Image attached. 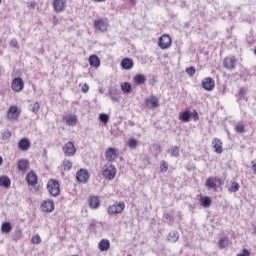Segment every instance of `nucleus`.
<instances>
[{
    "label": "nucleus",
    "mask_w": 256,
    "mask_h": 256,
    "mask_svg": "<svg viewBox=\"0 0 256 256\" xmlns=\"http://www.w3.org/2000/svg\"><path fill=\"white\" fill-rule=\"evenodd\" d=\"M47 190L52 197H59V195H61V186L59 181L50 179L47 183Z\"/></svg>",
    "instance_id": "1"
},
{
    "label": "nucleus",
    "mask_w": 256,
    "mask_h": 256,
    "mask_svg": "<svg viewBox=\"0 0 256 256\" xmlns=\"http://www.w3.org/2000/svg\"><path fill=\"white\" fill-rule=\"evenodd\" d=\"M95 31L99 33H105L109 29V19L107 18H98L93 22Z\"/></svg>",
    "instance_id": "2"
},
{
    "label": "nucleus",
    "mask_w": 256,
    "mask_h": 256,
    "mask_svg": "<svg viewBox=\"0 0 256 256\" xmlns=\"http://www.w3.org/2000/svg\"><path fill=\"white\" fill-rule=\"evenodd\" d=\"M123 211H125V202H116L107 208L108 215H119Z\"/></svg>",
    "instance_id": "3"
},
{
    "label": "nucleus",
    "mask_w": 256,
    "mask_h": 256,
    "mask_svg": "<svg viewBox=\"0 0 256 256\" xmlns=\"http://www.w3.org/2000/svg\"><path fill=\"white\" fill-rule=\"evenodd\" d=\"M21 115V108L17 105H12L9 107L7 111V119L8 121H17Z\"/></svg>",
    "instance_id": "4"
},
{
    "label": "nucleus",
    "mask_w": 256,
    "mask_h": 256,
    "mask_svg": "<svg viewBox=\"0 0 256 256\" xmlns=\"http://www.w3.org/2000/svg\"><path fill=\"white\" fill-rule=\"evenodd\" d=\"M105 157L109 163H113V162L117 161V159H119V149L109 147L105 151Z\"/></svg>",
    "instance_id": "5"
},
{
    "label": "nucleus",
    "mask_w": 256,
    "mask_h": 256,
    "mask_svg": "<svg viewBox=\"0 0 256 256\" xmlns=\"http://www.w3.org/2000/svg\"><path fill=\"white\" fill-rule=\"evenodd\" d=\"M102 175L103 177H105V179L111 181L115 179V175H117V168L114 165L110 164L105 167V169L102 172Z\"/></svg>",
    "instance_id": "6"
},
{
    "label": "nucleus",
    "mask_w": 256,
    "mask_h": 256,
    "mask_svg": "<svg viewBox=\"0 0 256 256\" xmlns=\"http://www.w3.org/2000/svg\"><path fill=\"white\" fill-rule=\"evenodd\" d=\"M11 89L15 93H21L23 89H25V82H23V78L16 77L12 80Z\"/></svg>",
    "instance_id": "7"
},
{
    "label": "nucleus",
    "mask_w": 256,
    "mask_h": 256,
    "mask_svg": "<svg viewBox=\"0 0 256 256\" xmlns=\"http://www.w3.org/2000/svg\"><path fill=\"white\" fill-rule=\"evenodd\" d=\"M40 209L43 213H53L55 211V202L51 199H47L41 202Z\"/></svg>",
    "instance_id": "8"
},
{
    "label": "nucleus",
    "mask_w": 256,
    "mask_h": 256,
    "mask_svg": "<svg viewBox=\"0 0 256 256\" xmlns=\"http://www.w3.org/2000/svg\"><path fill=\"white\" fill-rule=\"evenodd\" d=\"M62 150L66 157H73L75 153H77V149L75 148V144H73V142H67Z\"/></svg>",
    "instance_id": "9"
},
{
    "label": "nucleus",
    "mask_w": 256,
    "mask_h": 256,
    "mask_svg": "<svg viewBox=\"0 0 256 256\" xmlns=\"http://www.w3.org/2000/svg\"><path fill=\"white\" fill-rule=\"evenodd\" d=\"M171 43V37L167 34L162 35L158 41L160 49H169V47H171Z\"/></svg>",
    "instance_id": "10"
},
{
    "label": "nucleus",
    "mask_w": 256,
    "mask_h": 256,
    "mask_svg": "<svg viewBox=\"0 0 256 256\" xmlns=\"http://www.w3.org/2000/svg\"><path fill=\"white\" fill-rule=\"evenodd\" d=\"M76 179L78 183H87L89 181V171L87 169H80L76 172Z\"/></svg>",
    "instance_id": "11"
},
{
    "label": "nucleus",
    "mask_w": 256,
    "mask_h": 256,
    "mask_svg": "<svg viewBox=\"0 0 256 256\" xmlns=\"http://www.w3.org/2000/svg\"><path fill=\"white\" fill-rule=\"evenodd\" d=\"M223 66L228 71H233V69H235V67L237 66V60L233 56L227 57L223 61Z\"/></svg>",
    "instance_id": "12"
},
{
    "label": "nucleus",
    "mask_w": 256,
    "mask_h": 256,
    "mask_svg": "<svg viewBox=\"0 0 256 256\" xmlns=\"http://www.w3.org/2000/svg\"><path fill=\"white\" fill-rule=\"evenodd\" d=\"M67 7V0H54L53 8L56 13H63Z\"/></svg>",
    "instance_id": "13"
},
{
    "label": "nucleus",
    "mask_w": 256,
    "mask_h": 256,
    "mask_svg": "<svg viewBox=\"0 0 256 256\" xmlns=\"http://www.w3.org/2000/svg\"><path fill=\"white\" fill-rule=\"evenodd\" d=\"M202 89L205 91H213L215 89V80L211 77H206L202 80Z\"/></svg>",
    "instance_id": "14"
},
{
    "label": "nucleus",
    "mask_w": 256,
    "mask_h": 256,
    "mask_svg": "<svg viewBox=\"0 0 256 256\" xmlns=\"http://www.w3.org/2000/svg\"><path fill=\"white\" fill-rule=\"evenodd\" d=\"M109 95L112 103H119L121 101V91L115 88L109 89Z\"/></svg>",
    "instance_id": "15"
},
{
    "label": "nucleus",
    "mask_w": 256,
    "mask_h": 256,
    "mask_svg": "<svg viewBox=\"0 0 256 256\" xmlns=\"http://www.w3.org/2000/svg\"><path fill=\"white\" fill-rule=\"evenodd\" d=\"M146 107H148V109H157V107H159V98H157V96H150L146 99Z\"/></svg>",
    "instance_id": "16"
},
{
    "label": "nucleus",
    "mask_w": 256,
    "mask_h": 256,
    "mask_svg": "<svg viewBox=\"0 0 256 256\" xmlns=\"http://www.w3.org/2000/svg\"><path fill=\"white\" fill-rule=\"evenodd\" d=\"M217 183H219V185H221V178L209 177L206 180V187H208V189H217Z\"/></svg>",
    "instance_id": "17"
},
{
    "label": "nucleus",
    "mask_w": 256,
    "mask_h": 256,
    "mask_svg": "<svg viewBox=\"0 0 256 256\" xmlns=\"http://www.w3.org/2000/svg\"><path fill=\"white\" fill-rule=\"evenodd\" d=\"M212 147L215 149V153L221 155L223 153V142L219 138H214L212 141Z\"/></svg>",
    "instance_id": "18"
},
{
    "label": "nucleus",
    "mask_w": 256,
    "mask_h": 256,
    "mask_svg": "<svg viewBox=\"0 0 256 256\" xmlns=\"http://www.w3.org/2000/svg\"><path fill=\"white\" fill-rule=\"evenodd\" d=\"M18 147L20 151H29V149L31 148V141H29L28 138H22L18 142Z\"/></svg>",
    "instance_id": "19"
},
{
    "label": "nucleus",
    "mask_w": 256,
    "mask_h": 256,
    "mask_svg": "<svg viewBox=\"0 0 256 256\" xmlns=\"http://www.w3.org/2000/svg\"><path fill=\"white\" fill-rule=\"evenodd\" d=\"M120 65H121L122 69H124L125 71H131V68L134 65L133 59H131V58H124L121 61Z\"/></svg>",
    "instance_id": "20"
},
{
    "label": "nucleus",
    "mask_w": 256,
    "mask_h": 256,
    "mask_svg": "<svg viewBox=\"0 0 256 256\" xmlns=\"http://www.w3.org/2000/svg\"><path fill=\"white\" fill-rule=\"evenodd\" d=\"M17 169H19V171H22L23 173L28 171L29 170V160H27V159L19 160L18 164H17Z\"/></svg>",
    "instance_id": "21"
},
{
    "label": "nucleus",
    "mask_w": 256,
    "mask_h": 256,
    "mask_svg": "<svg viewBox=\"0 0 256 256\" xmlns=\"http://www.w3.org/2000/svg\"><path fill=\"white\" fill-rule=\"evenodd\" d=\"M98 249L102 252L109 251V249H111V242L108 239H102L98 243Z\"/></svg>",
    "instance_id": "22"
},
{
    "label": "nucleus",
    "mask_w": 256,
    "mask_h": 256,
    "mask_svg": "<svg viewBox=\"0 0 256 256\" xmlns=\"http://www.w3.org/2000/svg\"><path fill=\"white\" fill-rule=\"evenodd\" d=\"M26 181L28 185H31L32 187L37 184V174H35L33 171L29 172L26 176Z\"/></svg>",
    "instance_id": "23"
},
{
    "label": "nucleus",
    "mask_w": 256,
    "mask_h": 256,
    "mask_svg": "<svg viewBox=\"0 0 256 256\" xmlns=\"http://www.w3.org/2000/svg\"><path fill=\"white\" fill-rule=\"evenodd\" d=\"M101 205V201L99 200V197L97 196H91L89 199V206L91 209H99V206Z\"/></svg>",
    "instance_id": "24"
},
{
    "label": "nucleus",
    "mask_w": 256,
    "mask_h": 256,
    "mask_svg": "<svg viewBox=\"0 0 256 256\" xmlns=\"http://www.w3.org/2000/svg\"><path fill=\"white\" fill-rule=\"evenodd\" d=\"M192 115L193 113H191L189 110H186L179 114V119L180 121H183V123H189Z\"/></svg>",
    "instance_id": "25"
},
{
    "label": "nucleus",
    "mask_w": 256,
    "mask_h": 256,
    "mask_svg": "<svg viewBox=\"0 0 256 256\" xmlns=\"http://www.w3.org/2000/svg\"><path fill=\"white\" fill-rule=\"evenodd\" d=\"M0 187H5V189L11 187V179L7 175L0 176Z\"/></svg>",
    "instance_id": "26"
},
{
    "label": "nucleus",
    "mask_w": 256,
    "mask_h": 256,
    "mask_svg": "<svg viewBox=\"0 0 256 256\" xmlns=\"http://www.w3.org/2000/svg\"><path fill=\"white\" fill-rule=\"evenodd\" d=\"M89 64L91 67H95L97 69V67L101 65V60H99V57L97 55H91L89 57Z\"/></svg>",
    "instance_id": "27"
},
{
    "label": "nucleus",
    "mask_w": 256,
    "mask_h": 256,
    "mask_svg": "<svg viewBox=\"0 0 256 256\" xmlns=\"http://www.w3.org/2000/svg\"><path fill=\"white\" fill-rule=\"evenodd\" d=\"M66 125L75 127L77 125V117L75 115H68L65 117Z\"/></svg>",
    "instance_id": "28"
},
{
    "label": "nucleus",
    "mask_w": 256,
    "mask_h": 256,
    "mask_svg": "<svg viewBox=\"0 0 256 256\" xmlns=\"http://www.w3.org/2000/svg\"><path fill=\"white\" fill-rule=\"evenodd\" d=\"M199 201H200L202 207H205L206 209L211 207V197L201 196Z\"/></svg>",
    "instance_id": "29"
},
{
    "label": "nucleus",
    "mask_w": 256,
    "mask_h": 256,
    "mask_svg": "<svg viewBox=\"0 0 256 256\" xmlns=\"http://www.w3.org/2000/svg\"><path fill=\"white\" fill-rule=\"evenodd\" d=\"M13 229V225H11V222H4L1 225V233L9 234L11 233Z\"/></svg>",
    "instance_id": "30"
},
{
    "label": "nucleus",
    "mask_w": 256,
    "mask_h": 256,
    "mask_svg": "<svg viewBox=\"0 0 256 256\" xmlns=\"http://www.w3.org/2000/svg\"><path fill=\"white\" fill-rule=\"evenodd\" d=\"M146 81H147V78H145L143 74H137L134 77V83H136V85H145Z\"/></svg>",
    "instance_id": "31"
},
{
    "label": "nucleus",
    "mask_w": 256,
    "mask_h": 256,
    "mask_svg": "<svg viewBox=\"0 0 256 256\" xmlns=\"http://www.w3.org/2000/svg\"><path fill=\"white\" fill-rule=\"evenodd\" d=\"M168 241H170L171 243H177V241H179V232L171 231L168 234Z\"/></svg>",
    "instance_id": "32"
},
{
    "label": "nucleus",
    "mask_w": 256,
    "mask_h": 256,
    "mask_svg": "<svg viewBox=\"0 0 256 256\" xmlns=\"http://www.w3.org/2000/svg\"><path fill=\"white\" fill-rule=\"evenodd\" d=\"M168 155H170V157H179V147L177 146H171L168 150H167Z\"/></svg>",
    "instance_id": "33"
},
{
    "label": "nucleus",
    "mask_w": 256,
    "mask_h": 256,
    "mask_svg": "<svg viewBox=\"0 0 256 256\" xmlns=\"http://www.w3.org/2000/svg\"><path fill=\"white\" fill-rule=\"evenodd\" d=\"M29 111L32 113H39V109H41V105L39 102H34L28 106Z\"/></svg>",
    "instance_id": "34"
},
{
    "label": "nucleus",
    "mask_w": 256,
    "mask_h": 256,
    "mask_svg": "<svg viewBox=\"0 0 256 256\" xmlns=\"http://www.w3.org/2000/svg\"><path fill=\"white\" fill-rule=\"evenodd\" d=\"M121 91L122 93H126L127 95H129V93H131V84L129 82L122 83Z\"/></svg>",
    "instance_id": "35"
},
{
    "label": "nucleus",
    "mask_w": 256,
    "mask_h": 256,
    "mask_svg": "<svg viewBox=\"0 0 256 256\" xmlns=\"http://www.w3.org/2000/svg\"><path fill=\"white\" fill-rule=\"evenodd\" d=\"M239 187V183L234 181L231 183V186L228 188V191L230 193H237V191H239Z\"/></svg>",
    "instance_id": "36"
},
{
    "label": "nucleus",
    "mask_w": 256,
    "mask_h": 256,
    "mask_svg": "<svg viewBox=\"0 0 256 256\" xmlns=\"http://www.w3.org/2000/svg\"><path fill=\"white\" fill-rule=\"evenodd\" d=\"M2 141H9L11 139V131L4 130L1 132Z\"/></svg>",
    "instance_id": "37"
},
{
    "label": "nucleus",
    "mask_w": 256,
    "mask_h": 256,
    "mask_svg": "<svg viewBox=\"0 0 256 256\" xmlns=\"http://www.w3.org/2000/svg\"><path fill=\"white\" fill-rule=\"evenodd\" d=\"M63 167H64V171H71V169L73 168V163L68 159H65L63 161Z\"/></svg>",
    "instance_id": "38"
},
{
    "label": "nucleus",
    "mask_w": 256,
    "mask_h": 256,
    "mask_svg": "<svg viewBox=\"0 0 256 256\" xmlns=\"http://www.w3.org/2000/svg\"><path fill=\"white\" fill-rule=\"evenodd\" d=\"M219 247L221 249H225V247H229V240L227 238H222L219 240Z\"/></svg>",
    "instance_id": "39"
},
{
    "label": "nucleus",
    "mask_w": 256,
    "mask_h": 256,
    "mask_svg": "<svg viewBox=\"0 0 256 256\" xmlns=\"http://www.w3.org/2000/svg\"><path fill=\"white\" fill-rule=\"evenodd\" d=\"M236 133H245V125L238 123L234 127Z\"/></svg>",
    "instance_id": "40"
},
{
    "label": "nucleus",
    "mask_w": 256,
    "mask_h": 256,
    "mask_svg": "<svg viewBox=\"0 0 256 256\" xmlns=\"http://www.w3.org/2000/svg\"><path fill=\"white\" fill-rule=\"evenodd\" d=\"M31 242L33 245H39L41 243V236L39 234H36L32 237Z\"/></svg>",
    "instance_id": "41"
},
{
    "label": "nucleus",
    "mask_w": 256,
    "mask_h": 256,
    "mask_svg": "<svg viewBox=\"0 0 256 256\" xmlns=\"http://www.w3.org/2000/svg\"><path fill=\"white\" fill-rule=\"evenodd\" d=\"M128 146L130 149H137V140H135V138H131L128 141Z\"/></svg>",
    "instance_id": "42"
},
{
    "label": "nucleus",
    "mask_w": 256,
    "mask_h": 256,
    "mask_svg": "<svg viewBox=\"0 0 256 256\" xmlns=\"http://www.w3.org/2000/svg\"><path fill=\"white\" fill-rule=\"evenodd\" d=\"M167 169H169V164L165 161H162V163L160 165L161 173H167Z\"/></svg>",
    "instance_id": "43"
},
{
    "label": "nucleus",
    "mask_w": 256,
    "mask_h": 256,
    "mask_svg": "<svg viewBox=\"0 0 256 256\" xmlns=\"http://www.w3.org/2000/svg\"><path fill=\"white\" fill-rule=\"evenodd\" d=\"M99 119L101 123H109V115L107 114H100Z\"/></svg>",
    "instance_id": "44"
},
{
    "label": "nucleus",
    "mask_w": 256,
    "mask_h": 256,
    "mask_svg": "<svg viewBox=\"0 0 256 256\" xmlns=\"http://www.w3.org/2000/svg\"><path fill=\"white\" fill-rule=\"evenodd\" d=\"M195 67H188V68H186V73H187V75H189L190 77H193V75H195Z\"/></svg>",
    "instance_id": "45"
},
{
    "label": "nucleus",
    "mask_w": 256,
    "mask_h": 256,
    "mask_svg": "<svg viewBox=\"0 0 256 256\" xmlns=\"http://www.w3.org/2000/svg\"><path fill=\"white\" fill-rule=\"evenodd\" d=\"M245 95H247V90L245 88L239 89V97L240 99H245Z\"/></svg>",
    "instance_id": "46"
},
{
    "label": "nucleus",
    "mask_w": 256,
    "mask_h": 256,
    "mask_svg": "<svg viewBox=\"0 0 256 256\" xmlns=\"http://www.w3.org/2000/svg\"><path fill=\"white\" fill-rule=\"evenodd\" d=\"M250 255H251V252H249V250L245 248L242 250V253L237 254V256H250Z\"/></svg>",
    "instance_id": "47"
},
{
    "label": "nucleus",
    "mask_w": 256,
    "mask_h": 256,
    "mask_svg": "<svg viewBox=\"0 0 256 256\" xmlns=\"http://www.w3.org/2000/svg\"><path fill=\"white\" fill-rule=\"evenodd\" d=\"M22 235H23V232L21 230L15 231V239H21Z\"/></svg>",
    "instance_id": "48"
},
{
    "label": "nucleus",
    "mask_w": 256,
    "mask_h": 256,
    "mask_svg": "<svg viewBox=\"0 0 256 256\" xmlns=\"http://www.w3.org/2000/svg\"><path fill=\"white\" fill-rule=\"evenodd\" d=\"M191 117H193L194 121H197L199 119V114L197 113V111L194 110V112H192Z\"/></svg>",
    "instance_id": "49"
},
{
    "label": "nucleus",
    "mask_w": 256,
    "mask_h": 256,
    "mask_svg": "<svg viewBox=\"0 0 256 256\" xmlns=\"http://www.w3.org/2000/svg\"><path fill=\"white\" fill-rule=\"evenodd\" d=\"M89 92V85L84 84V86L82 87V93H88Z\"/></svg>",
    "instance_id": "50"
},
{
    "label": "nucleus",
    "mask_w": 256,
    "mask_h": 256,
    "mask_svg": "<svg viewBox=\"0 0 256 256\" xmlns=\"http://www.w3.org/2000/svg\"><path fill=\"white\" fill-rule=\"evenodd\" d=\"M28 7H30V9H35V7H37V3L35 2H31Z\"/></svg>",
    "instance_id": "51"
},
{
    "label": "nucleus",
    "mask_w": 256,
    "mask_h": 256,
    "mask_svg": "<svg viewBox=\"0 0 256 256\" xmlns=\"http://www.w3.org/2000/svg\"><path fill=\"white\" fill-rule=\"evenodd\" d=\"M11 47H17V40L13 39L10 42Z\"/></svg>",
    "instance_id": "52"
},
{
    "label": "nucleus",
    "mask_w": 256,
    "mask_h": 256,
    "mask_svg": "<svg viewBox=\"0 0 256 256\" xmlns=\"http://www.w3.org/2000/svg\"><path fill=\"white\" fill-rule=\"evenodd\" d=\"M252 169H253V172L254 174L256 175V162H252Z\"/></svg>",
    "instance_id": "53"
},
{
    "label": "nucleus",
    "mask_w": 256,
    "mask_h": 256,
    "mask_svg": "<svg viewBox=\"0 0 256 256\" xmlns=\"http://www.w3.org/2000/svg\"><path fill=\"white\" fill-rule=\"evenodd\" d=\"M96 3H103L105 0H94Z\"/></svg>",
    "instance_id": "54"
},
{
    "label": "nucleus",
    "mask_w": 256,
    "mask_h": 256,
    "mask_svg": "<svg viewBox=\"0 0 256 256\" xmlns=\"http://www.w3.org/2000/svg\"><path fill=\"white\" fill-rule=\"evenodd\" d=\"M3 165V157L0 156V167Z\"/></svg>",
    "instance_id": "55"
},
{
    "label": "nucleus",
    "mask_w": 256,
    "mask_h": 256,
    "mask_svg": "<svg viewBox=\"0 0 256 256\" xmlns=\"http://www.w3.org/2000/svg\"><path fill=\"white\" fill-rule=\"evenodd\" d=\"M129 125H131V127H133V125H135V123L133 121H129Z\"/></svg>",
    "instance_id": "56"
},
{
    "label": "nucleus",
    "mask_w": 256,
    "mask_h": 256,
    "mask_svg": "<svg viewBox=\"0 0 256 256\" xmlns=\"http://www.w3.org/2000/svg\"><path fill=\"white\" fill-rule=\"evenodd\" d=\"M130 3H135V0H130Z\"/></svg>",
    "instance_id": "57"
},
{
    "label": "nucleus",
    "mask_w": 256,
    "mask_h": 256,
    "mask_svg": "<svg viewBox=\"0 0 256 256\" xmlns=\"http://www.w3.org/2000/svg\"><path fill=\"white\" fill-rule=\"evenodd\" d=\"M254 235H256V227L254 228Z\"/></svg>",
    "instance_id": "58"
},
{
    "label": "nucleus",
    "mask_w": 256,
    "mask_h": 256,
    "mask_svg": "<svg viewBox=\"0 0 256 256\" xmlns=\"http://www.w3.org/2000/svg\"><path fill=\"white\" fill-rule=\"evenodd\" d=\"M2 1L0 0V5H1Z\"/></svg>",
    "instance_id": "59"
}]
</instances>
